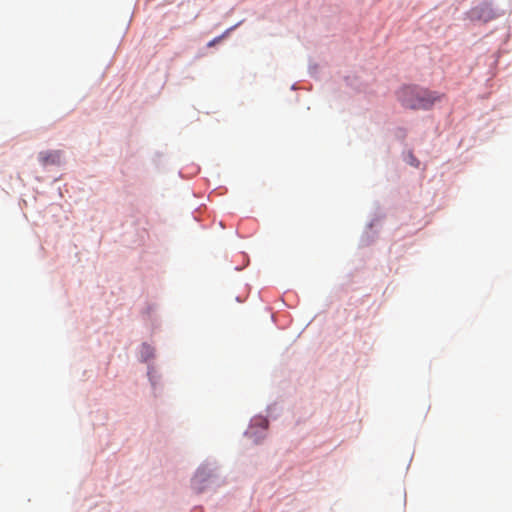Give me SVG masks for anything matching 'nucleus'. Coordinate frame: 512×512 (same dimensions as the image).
<instances>
[{"label":"nucleus","instance_id":"nucleus-1","mask_svg":"<svg viewBox=\"0 0 512 512\" xmlns=\"http://www.w3.org/2000/svg\"><path fill=\"white\" fill-rule=\"evenodd\" d=\"M443 94L417 85H406L399 89L397 98L400 103L412 110H429L441 101Z\"/></svg>","mask_w":512,"mask_h":512},{"label":"nucleus","instance_id":"nucleus-2","mask_svg":"<svg viewBox=\"0 0 512 512\" xmlns=\"http://www.w3.org/2000/svg\"><path fill=\"white\" fill-rule=\"evenodd\" d=\"M42 166L59 165L61 162V152L58 150L42 151L38 155Z\"/></svg>","mask_w":512,"mask_h":512},{"label":"nucleus","instance_id":"nucleus-3","mask_svg":"<svg viewBox=\"0 0 512 512\" xmlns=\"http://www.w3.org/2000/svg\"><path fill=\"white\" fill-rule=\"evenodd\" d=\"M207 477L208 475L205 473L204 470H198L195 477L192 480L193 486L201 490V488L198 487V484L205 481Z\"/></svg>","mask_w":512,"mask_h":512},{"label":"nucleus","instance_id":"nucleus-4","mask_svg":"<svg viewBox=\"0 0 512 512\" xmlns=\"http://www.w3.org/2000/svg\"><path fill=\"white\" fill-rule=\"evenodd\" d=\"M256 424L262 427L264 430H266L268 427V421L266 419H257Z\"/></svg>","mask_w":512,"mask_h":512},{"label":"nucleus","instance_id":"nucleus-5","mask_svg":"<svg viewBox=\"0 0 512 512\" xmlns=\"http://www.w3.org/2000/svg\"><path fill=\"white\" fill-rule=\"evenodd\" d=\"M224 36H225V35H221V36H219V37L214 38L213 40H211V41L207 44V46H208V47H212V46L216 45L218 42H220V41L224 38Z\"/></svg>","mask_w":512,"mask_h":512}]
</instances>
